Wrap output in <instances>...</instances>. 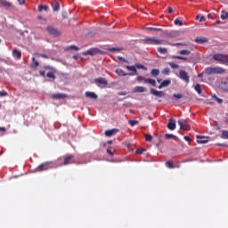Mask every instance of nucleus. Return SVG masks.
Wrapping results in <instances>:
<instances>
[{"label":"nucleus","instance_id":"26","mask_svg":"<svg viewBox=\"0 0 228 228\" xmlns=\"http://www.w3.org/2000/svg\"><path fill=\"white\" fill-rule=\"evenodd\" d=\"M195 42H197V44H206V42H208V37H199L195 39Z\"/></svg>","mask_w":228,"mask_h":228},{"label":"nucleus","instance_id":"20","mask_svg":"<svg viewBox=\"0 0 228 228\" xmlns=\"http://www.w3.org/2000/svg\"><path fill=\"white\" fill-rule=\"evenodd\" d=\"M12 56L14 58H17L18 60H20V58H22V53L19 51L17 48H14L12 50Z\"/></svg>","mask_w":228,"mask_h":228},{"label":"nucleus","instance_id":"3","mask_svg":"<svg viewBox=\"0 0 228 228\" xmlns=\"http://www.w3.org/2000/svg\"><path fill=\"white\" fill-rule=\"evenodd\" d=\"M203 73L207 76H212V74H225V69L222 67H208L204 69Z\"/></svg>","mask_w":228,"mask_h":228},{"label":"nucleus","instance_id":"8","mask_svg":"<svg viewBox=\"0 0 228 228\" xmlns=\"http://www.w3.org/2000/svg\"><path fill=\"white\" fill-rule=\"evenodd\" d=\"M177 122L182 131H188L190 129V123H188V120L179 119Z\"/></svg>","mask_w":228,"mask_h":228},{"label":"nucleus","instance_id":"42","mask_svg":"<svg viewBox=\"0 0 228 228\" xmlns=\"http://www.w3.org/2000/svg\"><path fill=\"white\" fill-rule=\"evenodd\" d=\"M147 78H145V77H142V76H138L137 77H136V81H138V83H142V81H143V83L145 84V80H146Z\"/></svg>","mask_w":228,"mask_h":228},{"label":"nucleus","instance_id":"38","mask_svg":"<svg viewBox=\"0 0 228 228\" xmlns=\"http://www.w3.org/2000/svg\"><path fill=\"white\" fill-rule=\"evenodd\" d=\"M221 19L222 20H226V19H228V12L222 11Z\"/></svg>","mask_w":228,"mask_h":228},{"label":"nucleus","instance_id":"34","mask_svg":"<svg viewBox=\"0 0 228 228\" xmlns=\"http://www.w3.org/2000/svg\"><path fill=\"white\" fill-rule=\"evenodd\" d=\"M162 74H163V76H170V68H165L162 70Z\"/></svg>","mask_w":228,"mask_h":228},{"label":"nucleus","instance_id":"23","mask_svg":"<svg viewBox=\"0 0 228 228\" xmlns=\"http://www.w3.org/2000/svg\"><path fill=\"white\" fill-rule=\"evenodd\" d=\"M65 97H67V94L61 93L54 94L52 95V99H65Z\"/></svg>","mask_w":228,"mask_h":228},{"label":"nucleus","instance_id":"31","mask_svg":"<svg viewBox=\"0 0 228 228\" xmlns=\"http://www.w3.org/2000/svg\"><path fill=\"white\" fill-rule=\"evenodd\" d=\"M194 90L200 95L202 94V88L200 87V84H197L194 87Z\"/></svg>","mask_w":228,"mask_h":228},{"label":"nucleus","instance_id":"7","mask_svg":"<svg viewBox=\"0 0 228 228\" xmlns=\"http://www.w3.org/2000/svg\"><path fill=\"white\" fill-rule=\"evenodd\" d=\"M102 51L99 50L98 48H91L88 49L86 52L83 53L84 56H95V54H101Z\"/></svg>","mask_w":228,"mask_h":228},{"label":"nucleus","instance_id":"4","mask_svg":"<svg viewBox=\"0 0 228 228\" xmlns=\"http://www.w3.org/2000/svg\"><path fill=\"white\" fill-rule=\"evenodd\" d=\"M213 60L218 61L222 65H228V56L224 53H215L213 55Z\"/></svg>","mask_w":228,"mask_h":228},{"label":"nucleus","instance_id":"33","mask_svg":"<svg viewBox=\"0 0 228 228\" xmlns=\"http://www.w3.org/2000/svg\"><path fill=\"white\" fill-rule=\"evenodd\" d=\"M49 7L47 5H39L38 6V12H47Z\"/></svg>","mask_w":228,"mask_h":228},{"label":"nucleus","instance_id":"62","mask_svg":"<svg viewBox=\"0 0 228 228\" xmlns=\"http://www.w3.org/2000/svg\"><path fill=\"white\" fill-rule=\"evenodd\" d=\"M204 74H206V73H204V71H203L202 73H200V74L198 75V77H204Z\"/></svg>","mask_w":228,"mask_h":228},{"label":"nucleus","instance_id":"61","mask_svg":"<svg viewBox=\"0 0 228 228\" xmlns=\"http://www.w3.org/2000/svg\"><path fill=\"white\" fill-rule=\"evenodd\" d=\"M167 12L168 13H173L174 10L172 9V7H168Z\"/></svg>","mask_w":228,"mask_h":228},{"label":"nucleus","instance_id":"15","mask_svg":"<svg viewBox=\"0 0 228 228\" xmlns=\"http://www.w3.org/2000/svg\"><path fill=\"white\" fill-rule=\"evenodd\" d=\"M56 69H53L51 71H48L46 73V77H48V79H51L52 81H54V79H56Z\"/></svg>","mask_w":228,"mask_h":228},{"label":"nucleus","instance_id":"37","mask_svg":"<svg viewBox=\"0 0 228 228\" xmlns=\"http://www.w3.org/2000/svg\"><path fill=\"white\" fill-rule=\"evenodd\" d=\"M134 67H135V69H141L142 70H147V68H145V66H143L142 64H140V63L135 64V66H134Z\"/></svg>","mask_w":228,"mask_h":228},{"label":"nucleus","instance_id":"10","mask_svg":"<svg viewBox=\"0 0 228 228\" xmlns=\"http://www.w3.org/2000/svg\"><path fill=\"white\" fill-rule=\"evenodd\" d=\"M179 77L182 81H184V83H190V76H188V73L185 70H180Z\"/></svg>","mask_w":228,"mask_h":228},{"label":"nucleus","instance_id":"18","mask_svg":"<svg viewBox=\"0 0 228 228\" xmlns=\"http://www.w3.org/2000/svg\"><path fill=\"white\" fill-rule=\"evenodd\" d=\"M198 143H208L209 142V138L206 136L197 135Z\"/></svg>","mask_w":228,"mask_h":228},{"label":"nucleus","instance_id":"35","mask_svg":"<svg viewBox=\"0 0 228 228\" xmlns=\"http://www.w3.org/2000/svg\"><path fill=\"white\" fill-rule=\"evenodd\" d=\"M146 29H148L150 31H163V28H153V27H147Z\"/></svg>","mask_w":228,"mask_h":228},{"label":"nucleus","instance_id":"47","mask_svg":"<svg viewBox=\"0 0 228 228\" xmlns=\"http://www.w3.org/2000/svg\"><path fill=\"white\" fill-rule=\"evenodd\" d=\"M174 58H175V60H183V61H188V58L183 57V56H178V55L174 56Z\"/></svg>","mask_w":228,"mask_h":228},{"label":"nucleus","instance_id":"27","mask_svg":"<svg viewBox=\"0 0 228 228\" xmlns=\"http://www.w3.org/2000/svg\"><path fill=\"white\" fill-rule=\"evenodd\" d=\"M157 51L158 53H159L160 54H167V53H168V50L165 47H161V46H159L157 48Z\"/></svg>","mask_w":228,"mask_h":228},{"label":"nucleus","instance_id":"55","mask_svg":"<svg viewBox=\"0 0 228 228\" xmlns=\"http://www.w3.org/2000/svg\"><path fill=\"white\" fill-rule=\"evenodd\" d=\"M143 151H145L144 149H137L136 150V154H143Z\"/></svg>","mask_w":228,"mask_h":228},{"label":"nucleus","instance_id":"60","mask_svg":"<svg viewBox=\"0 0 228 228\" xmlns=\"http://www.w3.org/2000/svg\"><path fill=\"white\" fill-rule=\"evenodd\" d=\"M184 140L186 142H191V139L190 138V136H184Z\"/></svg>","mask_w":228,"mask_h":228},{"label":"nucleus","instance_id":"56","mask_svg":"<svg viewBox=\"0 0 228 228\" xmlns=\"http://www.w3.org/2000/svg\"><path fill=\"white\" fill-rule=\"evenodd\" d=\"M39 76H41L42 77H45V71L44 70L39 71Z\"/></svg>","mask_w":228,"mask_h":228},{"label":"nucleus","instance_id":"64","mask_svg":"<svg viewBox=\"0 0 228 228\" xmlns=\"http://www.w3.org/2000/svg\"><path fill=\"white\" fill-rule=\"evenodd\" d=\"M0 131H6V128H4V127H0Z\"/></svg>","mask_w":228,"mask_h":228},{"label":"nucleus","instance_id":"2","mask_svg":"<svg viewBox=\"0 0 228 228\" xmlns=\"http://www.w3.org/2000/svg\"><path fill=\"white\" fill-rule=\"evenodd\" d=\"M143 42L149 45H163V44H167V41L157 37H146Z\"/></svg>","mask_w":228,"mask_h":228},{"label":"nucleus","instance_id":"43","mask_svg":"<svg viewBox=\"0 0 228 228\" xmlns=\"http://www.w3.org/2000/svg\"><path fill=\"white\" fill-rule=\"evenodd\" d=\"M146 142H152V135L144 134Z\"/></svg>","mask_w":228,"mask_h":228},{"label":"nucleus","instance_id":"21","mask_svg":"<svg viewBox=\"0 0 228 228\" xmlns=\"http://www.w3.org/2000/svg\"><path fill=\"white\" fill-rule=\"evenodd\" d=\"M0 6H4V8H12V3L7 0H0Z\"/></svg>","mask_w":228,"mask_h":228},{"label":"nucleus","instance_id":"9","mask_svg":"<svg viewBox=\"0 0 228 228\" xmlns=\"http://www.w3.org/2000/svg\"><path fill=\"white\" fill-rule=\"evenodd\" d=\"M73 163H76V159H74V155L69 154L64 157V159L61 165L67 166V165H72Z\"/></svg>","mask_w":228,"mask_h":228},{"label":"nucleus","instance_id":"53","mask_svg":"<svg viewBox=\"0 0 228 228\" xmlns=\"http://www.w3.org/2000/svg\"><path fill=\"white\" fill-rule=\"evenodd\" d=\"M37 56L39 57V58H45V59H49V56L48 55H46V54H44V53H37Z\"/></svg>","mask_w":228,"mask_h":228},{"label":"nucleus","instance_id":"6","mask_svg":"<svg viewBox=\"0 0 228 228\" xmlns=\"http://www.w3.org/2000/svg\"><path fill=\"white\" fill-rule=\"evenodd\" d=\"M179 35V32L175 30H162L160 33V37H164L166 38H175Z\"/></svg>","mask_w":228,"mask_h":228},{"label":"nucleus","instance_id":"58","mask_svg":"<svg viewBox=\"0 0 228 228\" xmlns=\"http://www.w3.org/2000/svg\"><path fill=\"white\" fill-rule=\"evenodd\" d=\"M19 4H24L26 3V0H17Z\"/></svg>","mask_w":228,"mask_h":228},{"label":"nucleus","instance_id":"24","mask_svg":"<svg viewBox=\"0 0 228 228\" xmlns=\"http://www.w3.org/2000/svg\"><path fill=\"white\" fill-rule=\"evenodd\" d=\"M144 84L151 85V86H156V80L153 78H146V80H144Z\"/></svg>","mask_w":228,"mask_h":228},{"label":"nucleus","instance_id":"63","mask_svg":"<svg viewBox=\"0 0 228 228\" xmlns=\"http://www.w3.org/2000/svg\"><path fill=\"white\" fill-rule=\"evenodd\" d=\"M107 143H108L109 145H111V143H113V141L110 140V141L107 142Z\"/></svg>","mask_w":228,"mask_h":228},{"label":"nucleus","instance_id":"59","mask_svg":"<svg viewBox=\"0 0 228 228\" xmlns=\"http://www.w3.org/2000/svg\"><path fill=\"white\" fill-rule=\"evenodd\" d=\"M204 20H206V17L201 16L200 19V22H204Z\"/></svg>","mask_w":228,"mask_h":228},{"label":"nucleus","instance_id":"48","mask_svg":"<svg viewBox=\"0 0 228 228\" xmlns=\"http://www.w3.org/2000/svg\"><path fill=\"white\" fill-rule=\"evenodd\" d=\"M213 98L216 99L218 104H222L224 102V100L218 98L216 95H214Z\"/></svg>","mask_w":228,"mask_h":228},{"label":"nucleus","instance_id":"14","mask_svg":"<svg viewBox=\"0 0 228 228\" xmlns=\"http://www.w3.org/2000/svg\"><path fill=\"white\" fill-rule=\"evenodd\" d=\"M175 127H176L175 119L172 118H169L167 123V129H169V131H175Z\"/></svg>","mask_w":228,"mask_h":228},{"label":"nucleus","instance_id":"30","mask_svg":"<svg viewBox=\"0 0 228 228\" xmlns=\"http://www.w3.org/2000/svg\"><path fill=\"white\" fill-rule=\"evenodd\" d=\"M32 61H33V63L31 65L32 69H37V67H38V65H40L38 63V61H37V59L35 57H32Z\"/></svg>","mask_w":228,"mask_h":228},{"label":"nucleus","instance_id":"13","mask_svg":"<svg viewBox=\"0 0 228 228\" xmlns=\"http://www.w3.org/2000/svg\"><path fill=\"white\" fill-rule=\"evenodd\" d=\"M150 94H151V95H155V97H165L166 95L165 92L158 91L154 88L151 89Z\"/></svg>","mask_w":228,"mask_h":228},{"label":"nucleus","instance_id":"49","mask_svg":"<svg viewBox=\"0 0 228 228\" xmlns=\"http://www.w3.org/2000/svg\"><path fill=\"white\" fill-rule=\"evenodd\" d=\"M173 97H175V99H177V100L183 99V94H173Z\"/></svg>","mask_w":228,"mask_h":228},{"label":"nucleus","instance_id":"28","mask_svg":"<svg viewBox=\"0 0 228 228\" xmlns=\"http://www.w3.org/2000/svg\"><path fill=\"white\" fill-rule=\"evenodd\" d=\"M151 75L152 76V77H158L159 76V69H151Z\"/></svg>","mask_w":228,"mask_h":228},{"label":"nucleus","instance_id":"51","mask_svg":"<svg viewBox=\"0 0 228 228\" xmlns=\"http://www.w3.org/2000/svg\"><path fill=\"white\" fill-rule=\"evenodd\" d=\"M168 45H172L173 47H176V45H183V43H168Z\"/></svg>","mask_w":228,"mask_h":228},{"label":"nucleus","instance_id":"36","mask_svg":"<svg viewBox=\"0 0 228 228\" xmlns=\"http://www.w3.org/2000/svg\"><path fill=\"white\" fill-rule=\"evenodd\" d=\"M110 53H115V51H124L122 47H112L109 49Z\"/></svg>","mask_w":228,"mask_h":228},{"label":"nucleus","instance_id":"12","mask_svg":"<svg viewBox=\"0 0 228 228\" xmlns=\"http://www.w3.org/2000/svg\"><path fill=\"white\" fill-rule=\"evenodd\" d=\"M94 83L98 86H101V85H102V86H108V80H106V78L103 77H98L94 79Z\"/></svg>","mask_w":228,"mask_h":228},{"label":"nucleus","instance_id":"16","mask_svg":"<svg viewBox=\"0 0 228 228\" xmlns=\"http://www.w3.org/2000/svg\"><path fill=\"white\" fill-rule=\"evenodd\" d=\"M85 95L86 97H87V99L97 100L99 98V96L95 93L90 91L86 92Z\"/></svg>","mask_w":228,"mask_h":228},{"label":"nucleus","instance_id":"39","mask_svg":"<svg viewBox=\"0 0 228 228\" xmlns=\"http://www.w3.org/2000/svg\"><path fill=\"white\" fill-rule=\"evenodd\" d=\"M180 54H183L184 56H188L189 54H191V52H190V50H181Z\"/></svg>","mask_w":228,"mask_h":228},{"label":"nucleus","instance_id":"17","mask_svg":"<svg viewBox=\"0 0 228 228\" xmlns=\"http://www.w3.org/2000/svg\"><path fill=\"white\" fill-rule=\"evenodd\" d=\"M219 87H220L221 90H223L224 92H228V80H223V81H221V83L219 84Z\"/></svg>","mask_w":228,"mask_h":228},{"label":"nucleus","instance_id":"32","mask_svg":"<svg viewBox=\"0 0 228 228\" xmlns=\"http://www.w3.org/2000/svg\"><path fill=\"white\" fill-rule=\"evenodd\" d=\"M221 138H223V140H228V131L227 130L222 131Z\"/></svg>","mask_w":228,"mask_h":228},{"label":"nucleus","instance_id":"41","mask_svg":"<svg viewBox=\"0 0 228 228\" xmlns=\"http://www.w3.org/2000/svg\"><path fill=\"white\" fill-rule=\"evenodd\" d=\"M53 12H58L60 10V4L55 3L54 4H53Z\"/></svg>","mask_w":228,"mask_h":228},{"label":"nucleus","instance_id":"44","mask_svg":"<svg viewBox=\"0 0 228 228\" xmlns=\"http://www.w3.org/2000/svg\"><path fill=\"white\" fill-rule=\"evenodd\" d=\"M107 153L109 156H113V154H115V150L113 148H110L107 150Z\"/></svg>","mask_w":228,"mask_h":228},{"label":"nucleus","instance_id":"11","mask_svg":"<svg viewBox=\"0 0 228 228\" xmlns=\"http://www.w3.org/2000/svg\"><path fill=\"white\" fill-rule=\"evenodd\" d=\"M37 172H44L45 170H49V162H45L40 164L36 167Z\"/></svg>","mask_w":228,"mask_h":228},{"label":"nucleus","instance_id":"25","mask_svg":"<svg viewBox=\"0 0 228 228\" xmlns=\"http://www.w3.org/2000/svg\"><path fill=\"white\" fill-rule=\"evenodd\" d=\"M117 133H118V129H111V130H107L105 132V135L106 136H113V134H117Z\"/></svg>","mask_w":228,"mask_h":228},{"label":"nucleus","instance_id":"5","mask_svg":"<svg viewBox=\"0 0 228 228\" xmlns=\"http://www.w3.org/2000/svg\"><path fill=\"white\" fill-rule=\"evenodd\" d=\"M45 31L48 33V35H50L51 37H55L56 38H58V37L61 35V32L58 30V28L51 25L45 28Z\"/></svg>","mask_w":228,"mask_h":228},{"label":"nucleus","instance_id":"54","mask_svg":"<svg viewBox=\"0 0 228 228\" xmlns=\"http://www.w3.org/2000/svg\"><path fill=\"white\" fill-rule=\"evenodd\" d=\"M6 95H8V93L6 91L0 92V97H6Z\"/></svg>","mask_w":228,"mask_h":228},{"label":"nucleus","instance_id":"40","mask_svg":"<svg viewBox=\"0 0 228 228\" xmlns=\"http://www.w3.org/2000/svg\"><path fill=\"white\" fill-rule=\"evenodd\" d=\"M166 167H167V168H175L174 161L169 160V161L166 162Z\"/></svg>","mask_w":228,"mask_h":228},{"label":"nucleus","instance_id":"46","mask_svg":"<svg viewBox=\"0 0 228 228\" xmlns=\"http://www.w3.org/2000/svg\"><path fill=\"white\" fill-rule=\"evenodd\" d=\"M175 26H183V20H179V19H176L175 20Z\"/></svg>","mask_w":228,"mask_h":228},{"label":"nucleus","instance_id":"57","mask_svg":"<svg viewBox=\"0 0 228 228\" xmlns=\"http://www.w3.org/2000/svg\"><path fill=\"white\" fill-rule=\"evenodd\" d=\"M69 49H74V51H79V48L76 45L69 46Z\"/></svg>","mask_w":228,"mask_h":228},{"label":"nucleus","instance_id":"29","mask_svg":"<svg viewBox=\"0 0 228 228\" xmlns=\"http://www.w3.org/2000/svg\"><path fill=\"white\" fill-rule=\"evenodd\" d=\"M165 138H166V140H170L172 138L174 140H177V136H175L174 134H166Z\"/></svg>","mask_w":228,"mask_h":228},{"label":"nucleus","instance_id":"50","mask_svg":"<svg viewBox=\"0 0 228 228\" xmlns=\"http://www.w3.org/2000/svg\"><path fill=\"white\" fill-rule=\"evenodd\" d=\"M128 123L130 126H134L136 124H138V120H129Z\"/></svg>","mask_w":228,"mask_h":228},{"label":"nucleus","instance_id":"19","mask_svg":"<svg viewBox=\"0 0 228 228\" xmlns=\"http://www.w3.org/2000/svg\"><path fill=\"white\" fill-rule=\"evenodd\" d=\"M144 92H147V89L143 86H135L134 88V94H143Z\"/></svg>","mask_w":228,"mask_h":228},{"label":"nucleus","instance_id":"52","mask_svg":"<svg viewBox=\"0 0 228 228\" xmlns=\"http://www.w3.org/2000/svg\"><path fill=\"white\" fill-rule=\"evenodd\" d=\"M118 60H119V61H124L125 63H129V61L126 60V58L118 56Z\"/></svg>","mask_w":228,"mask_h":228},{"label":"nucleus","instance_id":"1","mask_svg":"<svg viewBox=\"0 0 228 228\" xmlns=\"http://www.w3.org/2000/svg\"><path fill=\"white\" fill-rule=\"evenodd\" d=\"M125 69H127L129 72L131 73H126L124 69H117L115 70L116 74L118 75L121 77H124L126 76H138V69H136V67L134 66H125Z\"/></svg>","mask_w":228,"mask_h":228},{"label":"nucleus","instance_id":"45","mask_svg":"<svg viewBox=\"0 0 228 228\" xmlns=\"http://www.w3.org/2000/svg\"><path fill=\"white\" fill-rule=\"evenodd\" d=\"M167 64L171 67V69H178L179 65L174 62H167Z\"/></svg>","mask_w":228,"mask_h":228},{"label":"nucleus","instance_id":"22","mask_svg":"<svg viewBox=\"0 0 228 228\" xmlns=\"http://www.w3.org/2000/svg\"><path fill=\"white\" fill-rule=\"evenodd\" d=\"M170 83H172V81H170L169 79L162 81L160 83V85L159 86V89L161 90V88H165V87L168 86L170 85Z\"/></svg>","mask_w":228,"mask_h":228}]
</instances>
